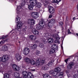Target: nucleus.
<instances>
[{
    "label": "nucleus",
    "mask_w": 78,
    "mask_h": 78,
    "mask_svg": "<svg viewBox=\"0 0 78 78\" xmlns=\"http://www.w3.org/2000/svg\"><path fill=\"white\" fill-rule=\"evenodd\" d=\"M23 78H33V76L31 73H28L26 71H23L22 73Z\"/></svg>",
    "instance_id": "1"
},
{
    "label": "nucleus",
    "mask_w": 78,
    "mask_h": 78,
    "mask_svg": "<svg viewBox=\"0 0 78 78\" xmlns=\"http://www.w3.org/2000/svg\"><path fill=\"white\" fill-rule=\"evenodd\" d=\"M29 3L30 4H33L34 6L36 5L37 8H41L42 6V4L40 2L37 3V2L36 0H30L29 1Z\"/></svg>",
    "instance_id": "2"
},
{
    "label": "nucleus",
    "mask_w": 78,
    "mask_h": 78,
    "mask_svg": "<svg viewBox=\"0 0 78 78\" xmlns=\"http://www.w3.org/2000/svg\"><path fill=\"white\" fill-rule=\"evenodd\" d=\"M51 36L55 38V40L56 42H58V40L60 39V38L59 37V35H58V34H52L51 35Z\"/></svg>",
    "instance_id": "3"
},
{
    "label": "nucleus",
    "mask_w": 78,
    "mask_h": 78,
    "mask_svg": "<svg viewBox=\"0 0 78 78\" xmlns=\"http://www.w3.org/2000/svg\"><path fill=\"white\" fill-rule=\"evenodd\" d=\"M30 51V49L29 48L27 47L25 48L23 50V53L25 55H27L29 53Z\"/></svg>",
    "instance_id": "4"
},
{
    "label": "nucleus",
    "mask_w": 78,
    "mask_h": 78,
    "mask_svg": "<svg viewBox=\"0 0 78 78\" xmlns=\"http://www.w3.org/2000/svg\"><path fill=\"white\" fill-rule=\"evenodd\" d=\"M9 59V57L7 55L3 56L2 58L0 57V61H2V62H5Z\"/></svg>",
    "instance_id": "5"
},
{
    "label": "nucleus",
    "mask_w": 78,
    "mask_h": 78,
    "mask_svg": "<svg viewBox=\"0 0 78 78\" xmlns=\"http://www.w3.org/2000/svg\"><path fill=\"white\" fill-rule=\"evenodd\" d=\"M32 16L34 19H36L39 17V15L37 12H35L32 13Z\"/></svg>",
    "instance_id": "6"
},
{
    "label": "nucleus",
    "mask_w": 78,
    "mask_h": 78,
    "mask_svg": "<svg viewBox=\"0 0 78 78\" xmlns=\"http://www.w3.org/2000/svg\"><path fill=\"white\" fill-rule=\"evenodd\" d=\"M23 25H24V23L22 22L18 23L17 25V28L18 29H21L22 28H23Z\"/></svg>",
    "instance_id": "7"
},
{
    "label": "nucleus",
    "mask_w": 78,
    "mask_h": 78,
    "mask_svg": "<svg viewBox=\"0 0 78 78\" xmlns=\"http://www.w3.org/2000/svg\"><path fill=\"white\" fill-rule=\"evenodd\" d=\"M12 66L13 69H14L16 71H19V70L20 69L19 67L16 65V64H13Z\"/></svg>",
    "instance_id": "8"
},
{
    "label": "nucleus",
    "mask_w": 78,
    "mask_h": 78,
    "mask_svg": "<svg viewBox=\"0 0 78 78\" xmlns=\"http://www.w3.org/2000/svg\"><path fill=\"white\" fill-rule=\"evenodd\" d=\"M49 11L50 13L51 14H53L55 12V10L53 7L49 6Z\"/></svg>",
    "instance_id": "9"
},
{
    "label": "nucleus",
    "mask_w": 78,
    "mask_h": 78,
    "mask_svg": "<svg viewBox=\"0 0 78 78\" xmlns=\"http://www.w3.org/2000/svg\"><path fill=\"white\" fill-rule=\"evenodd\" d=\"M16 60L18 61H19L21 59H22V58L21 55L19 54H17L16 55Z\"/></svg>",
    "instance_id": "10"
},
{
    "label": "nucleus",
    "mask_w": 78,
    "mask_h": 78,
    "mask_svg": "<svg viewBox=\"0 0 78 78\" xmlns=\"http://www.w3.org/2000/svg\"><path fill=\"white\" fill-rule=\"evenodd\" d=\"M39 24L41 27L44 28L45 25V22L44 21H42L39 22Z\"/></svg>",
    "instance_id": "11"
},
{
    "label": "nucleus",
    "mask_w": 78,
    "mask_h": 78,
    "mask_svg": "<svg viewBox=\"0 0 78 78\" xmlns=\"http://www.w3.org/2000/svg\"><path fill=\"white\" fill-rule=\"evenodd\" d=\"M74 65V63L73 62H71L69 63L68 66H67V67L68 69H72V66H73Z\"/></svg>",
    "instance_id": "12"
},
{
    "label": "nucleus",
    "mask_w": 78,
    "mask_h": 78,
    "mask_svg": "<svg viewBox=\"0 0 78 78\" xmlns=\"http://www.w3.org/2000/svg\"><path fill=\"white\" fill-rule=\"evenodd\" d=\"M54 62V60H52L51 61L49 62L48 64V67H52V66H53V64Z\"/></svg>",
    "instance_id": "13"
},
{
    "label": "nucleus",
    "mask_w": 78,
    "mask_h": 78,
    "mask_svg": "<svg viewBox=\"0 0 78 78\" xmlns=\"http://www.w3.org/2000/svg\"><path fill=\"white\" fill-rule=\"evenodd\" d=\"M41 64V59L40 58H38L37 59L36 65L37 66H39L40 64Z\"/></svg>",
    "instance_id": "14"
},
{
    "label": "nucleus",
    "mask_w": 78,
    "mask_h": 78,
    "mask_svg": "<svg viewBox=\"0 0 78 78\" xmlns=\"http://www.w3.org/2000/svg\"><path fill=\"white\" fill-rule=\"evenodd\" d=\"M43 76L44 78H51V76L47 73L43 74Z\"/></svg>",
    "instance_id": "15"
},
{
    "label": "nucleus",
    "mask_w": 78,
    "mask_h": 78,
    "mask_svg": "<svg viewBox=\"0 0 78 78\" xmlns=\"http://www.w3.org/2000/svg\"><path fill=\"white\" fill-rule=\"evenodd\" d=\"M55 50L56 48H51V49L49 50V53L50 54H52V53H55Z\"/></svg>",
    "instance_id": "16"
},
{
    "label": "nucleus",
    "mask_w": 78,
    "mask_h": 78,
    "mask_svg": "<svg viewBox=\"0 0 78 78\" xmlns=\"http://www.w3.org/2000/svg\"><path fill=\"white\" fill-rule=\"evenodd\" d=\"M22 7H23V6L22 5H19L17 6V9H16V12L17 14H19V12H20L19 10L20 9H22Z\"/></svg>",
    "instance_id": "17"
},
{
    "label": "nucleus",
    "mask_w": 78,
    "mask_h": 78,
    "mask_svg": "<svg viewBox=\"0 0 78 78\" xmlns=\"http://www.w3.org/2000/svg\"><path fill=\"white\" fill-rule=\"evenodd\" d=\"M30 38L33 41H34L36 39V37L33 35H30Z\"/></svg>",
    "instance_id": "18"
},
{
    "label": "nucleus",
    "mask_w": 78,
    "mask_h": 78,
    "mask_svg": "<svg viewBox=\"0 0 78 78\" xmlns=\"http://www.w3.org/2000/svg\"><path fill=\"white\" fill-rule=\"evenodd\" d=\"M41 69L44 70H48L49 68H48V65H46L42 66Z\"/></svg>",
    "instance_id": "19"
},
{
    "label": "nucleus",
    "mask_w": 78,
    "mask_h": 78,
    "mask_svg": "<svg viewBox=\"0 0 78 78\" xmlns=\"http://www.w3.org/2000/svg\"><path fill=\"white\" fill-rule=\"evenodd\" d=\"M47 40H48V42L49 44H51L53 42V39L51 38H48V39H47Z\"/></svg>",
    "instance_id": "20"
},
{
    "label": "nucleus",
    "mask_w": 78,
    "mask_h": 78,
    "mask_svg": "<svg viewBox=\"0 0 78 78\" xmlns=\"http://www.w3.org/2000/svg\"><path fill=\"white\" fill-rule=\"evenodd\" d=\"M61 70V68L59 67H58L56 68L55 69V71L57 73H59V72H60Z\"/></svg>",
    "instance_id": "21"
},
{
    "label": "nucleus",
    "mask_w": 78,
    "mask_h": 78,
    "mask_svg": "<svg viewBox=\"0 0 78 78\" xmlns=\"http://www.w3.org/2000/svg\"><path fill=\"white\" fill-rule=\"evenodd\" d=\"M32 31V33L33 34H35V35H39V32H38L37 30H33Z\"/></svg>",
    "instance_id": "22"
},
{
    "label": "nucleus",
    "mask_w": 78,
    "mask_h": 78,
    "mask_svg": "<svg viewBox=\"0 0 78 78\" xmlns=\"http://www.w3.org/2000/svg\"><path fill=\"white\" fill-rule=\"evenodd\" d=\"M24 60L26 62H27V63H28V64L30 63L31 60L28 58L27 57Z\"/></svg>",
    "instance_id": "23"
},
{
    "label": "nucleus",
    "mask_w": 78,
    "mask_h": 78,
    "mask_svg": "<svg viewBox=\"0 0 78 78\" xmlns=\"http://www.w3.org/2000/svg\"><path fill=\"white\" fill-rule=\"evenodd\" d=\"M29 20L31 22V25H34L35 24V20L34 19H29Z\"/></svg>",
    "instance_id": "24"
},
{
    "label": "nucleus",
    "mask_w": 78,
    "mask_h": 78,
    "mask_svg": "<svg viewBox=\"0 0 78 78\" xmlns=\"http://www.w3.org/2000/svg\"><path fill=\"white\" fill-rule=\"evenodd\" d=\"M34 6V5L33 4V5H28V8L29 9L32 10L33 8V7Z\"/></svg>",
    "instance_id": "25"
},
{
    "label": "nucleus",
    "mask_w": 78,
    "mask_h": 78,
    "mask_svg": "<svg viewBox=\"0 0 78 78\" xmlns=\"http://www.w3.org/2000/svg\"><path fill=\"white\" fill-rule=\"evenodd\" d=\"M14 75L15 78H19L20 74L18 73L15 72L14 73Z\"/></svg>",
    "instance_id": "26"
},
{
    "label": "nucleus",
    "mask_w": 78,
    "mask_h": 78,
    "mask_svg": "<svg viewBox=\"0 0 78 78\" xmlns=\"http://www.w3.org/2000/svg\"><path fill=\"white\" fill-rule=\"evenodd\" d=\"M2 48H3V50H5V51H7L8 50V48L6 45L2 47Z\"/></svg>",
    "instance_id": "27"
},
{
    "label": "nucleus",
    "mask_w": 78,
    "mask_h": 78,
    "mask_svg": "<svg viewBox=\"0 0 78 78\" xmlns=\"http://www.w3.org/2000/svg\"><path fill=\"white\" fill-rule=\"evenodd\" d=\"M4 78H9V74L8 73H5L4 75Z\"/></svg>",
    "instance_id": "28"
},
{
    "label": "nucleus",
    "mask_w": 78,
    "mask_h": 78,
    "mask_svg": "<svg viewBox=\"0 0 78 78\" xmlns=\"http://www.w3.org/2000/svg\"><path fill=\"white\" fill-rule=\"evenodd\" d=\"M20 18L18 17H17L16 18V20L15 21L16 23H18V22H20Z\"/></svg>",
    "instance_id": "29"
},
{
    "label": "nucleus",
    "mask_w": 78,
    "mask_h": 78,
    "mask_svg": "<svg viewBox=\"0 0 78 78\" xmlns=\"http://www.w3.org/2000/svg\"><path fill=\"white\" fill-rule=\"evenodd\" d=\"M52 75L54 76H55V77H58V73H57V72H54Z\"/></svg>",
    "instance_id": "30"
},
{
    "label": "nucleus",
    "mask_w": 78,
    "mask_h": 78,
    "mask_svg": "<svg viewBox=\"0 0 78 78\" xmlns=\"http://www.w3.org/2000/svg\"><path fill=\"white\" fill-rule=\"evenodd\" d=\"M30 63L32 65H35V64H36V62L33 60H31V61L30 62Z\"/></svg>",
    "instance_id": "31"
},
{
    "label": "nucleus",
    "mask_w": 78,
    "mask_h": 78,
    "mask_svg": "<svg viewBox=\"0 0 78 78\" xmlns=\"http://www.w3.org/2000/svg\"><path fill=\"white\" fill-rule=\"evenodd\" d=\"M37 45L35 44H34V45H33V46H31V48H32V49H35V48H37Z\"/></svg>",
    "instance_id": "32"
},
{
    "label": "nucleus",
    "mask_w": 78,
    "mask_h": 78,
    "mask_svg": "<svg viewBox=\"0 0 78 78\" xmlns=\"http://www.w3.org/2000/svg\"><path fill=\"white\" fill-rule=\"evenodd\" d=\"M44 37H46L47 39H48L49 37H48L49 36V35H48V34H44Z\"/></svg>",
    "instance_id": "33"
},
{
    "label": "nucleus",
    "mask_w": 78,
    "mask_h": 78,
    "mask_svg": "<svg viewBox=\"0 0 78 78\" xmlns=\"http://www.w3.org/2000/svg\"><path fill=\"white\" fill-rule=\"evenodd\" d=\"M53 24L52 23H51L50 22H49L48 24V26L50 28H51V27H52V26H53Z\"/></svg>",
    "instance_id": "34"
},
{
    "label": "nucleus",
    "mask_w": 78,
    "mask_h": 78,
    "mask_svg": "<svg viewBox=\"0 0 78 78\" xmlns=\"http://www.w3.org/2000/svg\"><path fill=\"white\" fill-rule=\"evenodd\" d=\"M54 72H55V71H54V70H51L50 71H49V74L50 75H52L54 73Z\"/></svg>",
    "instance_id": "35"
},
{
    "label": "nucleus",
    "mask_w": 78,
    "mask_h": 78,
    "mask_svg": "<svg viewBox=\"0 0 78 78\" xmlns=\"http://www.w3.org/2000/svg\"><path fill=\"white\" fill-rule=\"evenodd\" d=\"M41 27L40 26V25L39 24H38L37 25L36 29L38 30H41Z\"/></svg>",
    "instance_id": "36"
},
{
    "label": "nucleus",
    "mask_w": 78,
    "mask_h": 78,
    "mask_svg": "<svg viewBox=\"0 0 78 78\" xmlns=\"http://www.w3.org/2000/svg\"><path fill=\"white\" fill-rule=\"evenodd\" d=\"M61 0H53V2L54 3H58L59 2H61Z\"/></svg>",
    "instance_id": "37"
},
{
    "label": "nucleus",
    "mask_w": 78,
    "mask_h": 78,
    "mask_svg": "<svg viewBox=\"0 0 78 78\" xmlns=\"http://www.w3.org/2000/svg\"><path fill=\"white\" fill-rule=\"evenodd\" d=\"M41 54V52H40V51H36V54L38 56L39 55V54Z\"/></svg>",
    "instance_id": "38"
},
{
    "label": "nucleus",
    "mask_w": 78,
    "mask_h": 78,
    "mask_svg": "<svg viewBox=\"0 0 78 78\" xmlns=\"http://www.w3.org/2000/svg\"><path fill=\"white\" fill-rule=\"evenodd\" d=\"M39 46L41 48H43L44 47V45L42 43H40L39 44Z\"/></svg>",
    "instance_id": "39"
},
{
    "label": "nucleus",
    "mask_w": 78,
    "mask_h": 78,
    "mask_svg": "<svg viewBox=\"0 0 78 78\" xmlns=\"http://www.w3.org/2000/svg\"><path fill=\"white\" fill-rule=\"evenodd\" d=\"M50 22L53 24V23L55 22V20H51Z\"/></svg>",
    "instance_id": "40"
},
{
    "label": "nucleus",
    "mask_w": 78,
    "mask_h": 78,
    "mask_svg": "<svg viewBox=\"0 0 78 78\" xmlns=\"http://www.w3.org/2000/svg\"><path fill=\"white\" fill-rule=\"evenodd\" d=\"M8 36V35H6L5 36H3L2 38H1L0 39H5V38H6Z\"/></svg>",
    "instance_id": "41"
},
{
    "label": "nucleus",
    "mask_w": 78,
    "mask_h": 78,
    "mask_svg": "<svg viewBox=\"0 0 78 78\" xmlns=\"http://www.w3.org/2000/svg\"><path fill=\"white\" fill-rule=\"evenodd\" d=\"M73 78H78V74H74L73 75Z\"/></svg>",
    "instance_id": "42"
},
{
    "label": "nucleus",
    "mask_w": 78,
    "mask_h": 78,
    "mask_svg": "<svg viewBox=\"0 0 78 78\" xmlns=\"http://www.w3.org/2000/svg\"><path fill=\"white\" fill-rule=\"evenodd\" d=\"M26 31H27V28H23V32L25 33V32H26Z\"/></svg>",
    "instance_id": "43"
},
{
    "label": "nucleus",
    "mask_w": 78,
    "mask_h": 78,
    "mask_svg": "<svg viewBox=\"0 0 78 78\" xmlns=\"http://www.w3.org/2000/svg\"><path fill=\"white\" fill-rule=\"evenodd\" d=\"M64 74V73L63 72H61L59 74H58V76H62L63 75V74Z\"/></svg>",
    "instance_id": "44"
},
{
    "label": "nucleus",
    "mask_w": 78,
    "mask_h": 78,
    "mask_svg": "<svg viewBox=\"0 0 78 78\" xmlns=\"http://www.w3.org/2000/svg\"><path fill=\"white\" fill-rule=\"evenodd\" d=\"M21 5H22L23 6H24L25 4V2H22L21 3Z\"/></svg>",
    "instance_id": "45"
},
{
    "label": "nucleus",
    "mask_w": 78,
    "mask_h": 78,
    "mask_svg": "<svg viewBox=\"0 0 78 78\" xmlns=\"http://www.w3.org/2000/svg\"><path fill=\"white\" fill-rule=\"evenodd\" d=\"M44 2L45 3H44V4H45V6H47V5L48 4V2H47V1H45Z\"/></svg>",
    "instance_id": "46"
},
{
    "label": "nucleus",
    "mask_w": 78,
    "mask_h": 78,
    "mask_svg": "<svg viewBox=\"0 0 78 78\" xmlns=\"http://www.w3.org/2000/svg\"><path fill=\"white\" fill-rule=\"evenodd\" d=\"M59 24H60V26H62V25H63V23H62V22H59Z\"/></svg>",
    "instance_id": "47"
},
{
    "label": "nucleus",
    "mask_w": 78,
    "mask_h": 78,
    "mask_svg": "<svg viewBox=\"0 0 78 78\" xmlns=\"http://www.w3.org/2000/svg\"><path fill=\"white\" fill-rule=\"evenodd\" d=\"M45 61L44 60H42L41 61V63L42 64H44V63H45Z\"/></svg>",
    "instance_id": "48"
},
{
    "label": "nucleus",
    "mask_w": 78,
    "mask_h": 78,
    "mask_svg": "<svg viewBox=\"0 0 78 78\" xmlns=\"http://www.w3.org/2000/svg\"><path fill=\"white\" fill-rule=\"evenodd\" d=\"M68 60H69V59L67 58L65 60V61L66 63H67V61H68Z\"/></svg>",
    "instance_id": "49"
},
{
    "label": "nucleus",
    "mask_w": 78,
    "mask_h": 78,
    "mask_svg": "<svg viewBox=\"0 0 78 78\" xmlns=\"http://www.w3.org/2000/svg\"><path fill=\"white\" fill-rule=\"evenodd\" d=\"M52 16V15H50L49 16V18H51Z\"/></svg>",
    "instance_id": "50"
},
{
    "label": "nucleus",
    "mask_w": 78,
    "mask_h": 78,
    "mask_svg": "<svg viewBox=\"0 0 78 78\" xmlns=\"http://www.w3.org/2000/svg\"><path fill=\"white\" fill-rule=\"evenodd\" d=\"M31 71H32L33 72H34V71H35V69H31Z\"/></svg>",
    "instance_id": "51"
},
{
    "label": "nucleus",
    "mask_w": 78,
    "mask_h": 78,
    "mask_svg": "<svg viewBox=\"0 0 78 78\" xmlns=\"http://www.w3.org/2000/svg\"><path fill=\"white\" fill-rule=\"evenodd\" d=\"M75 18H76L75 17H73V20H75Z\"/></svg>",
    "instance_id": "52"
},
{
    "label": "nucleus",
    "mask_w": 78,
    "mask_h": 78,
    "mask_svg": "<svg viewBox=\"0 0 78 78\" xmlns=\"http://www.w3.org/2000/svg\"><path fill=\"white\" fill-rule=\"evenodd\" d=\"M13 45L12 44H10L9 46H12Z\"/></svg>",
    "instance_id": "53"
},
{
    "label": "nucleus",
    "mask_w": 78,
    "mask_h": 78,
    "mask_svg": "<svg viewBox=\"0 0 78 78\" xmlns=\"http://www.w3.org/2000/svg\"><path fill=\"white\" fill-rule=\"evenodd\" d=\"M68 32H70V30H69V29H68Z\"/></svg>",
    "instance_id": "54"
},
{
    "label": "nucleus",
    "mask_w": 78,
    "mask_h": 78,
    "mask_svg": "<svg viewBox=\"0 0 78 78\" xmlns=\"http://www.w3.org/2000/svg\"><path fill=\"white\" fill-rule=\"evenodd\" d=\"M70 33H71L70 32H68V34H70Z\"/></svg>",
    "instance_id": "55"
},
{
    "label": "nucleus",
    "mask_w": 78,
    "mask_h": 78,
    "mask_svg": "<svg viewBox=\"0 0 78 78\" xmlns=\"http://www.w3.org/2000/svg\"><path fill=\"white\" fill-rule=\"evenodd\" d=\"M76 35L78 36V34H76Z\"/></svg>",
    "instance_id": "56"
},
{
    "label": "nucleus",
    "mask_w": 78,
    "mask_h": 78,
    "mask_svg": "<svg viewBox=\"0 0 78 78\" xmlns=\"http://www.w3.org/2000/svg\"><path fill=\"white\" fill-rule=\"evenodd\" d=\"M53 47H55V44H54L53 45Z\"/></svg>",
    "instance_id": "57"
},
{
    "label": "nucleus",
    "mask_w": 78,
    "mask_h": 78,
    "mask_svg": "<svg viewBox=\"0 0 78 78\" xmlns=\"http://www.w3.org/2000/svg\"><path fill=\"white\" fill-rule=\"evenodd\" d=\"M5 42V41H2V43H3V42Z\"/></svg>",
    "instance_id": "58"
},
{
    "label": "nucleus",
    "mask_w": 78,
    "mask_h": 78,
    "mask_svg": "<svg viewBox=\"0 0 78 78\" xmlns=\"http://www.w3.org/2000/svg\"><path fill=\"white\" fill-rule=\"evenodd\" d=\"M77 57H78V54L77 55Z\"/></svg>",
    "instance_id": "59"
},
{
    "label": "nucleus",
    "mask_w": 78,
    "mask_h": 78,
    "mask_svg": "<svg viewBox=\"0 0 78 78\" xmlns=\"http://www.w3.org/2000/svg\"><path fill=\"white\" fill-rule=\"evenodd\" d=\"M74 1H75L76 0H73Z\"/></svg>",
    "instance_id": "60"
},
{
    "label": "nucleus",
    "mask_w": 78,
    "mask_h": 78,
    "mask_svg": "<svg viewBox=\"0 0 78 78\" xmlns=\"http://www.w3.org/2000/svg\"><path fill=\"white\" fill-rule=\"evenodd\" d=\"M19 43H20V41H19Z\"/></svg>",
    "instance_id": "61"
},
{
    "label": "nucleus",
    "mask_w": 78,
    "mask_h": 78,
    "mask_svg": "<svg viewBox=\"0 0 78 78\" xmlns=\"http://www.w3.org/2000/svg\"><path fill=\"white\" fill-rule=\"evenodd\" d=\"M1 43L0 42V44Z\"/></svg>",
    "instance_id": "62"
}]
</instances>
